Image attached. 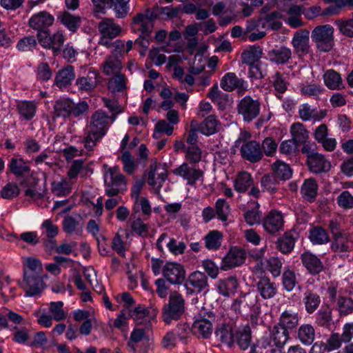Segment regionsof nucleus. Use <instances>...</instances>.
Segmentation results:
<instances>
[{
	"label": "nucleus",
	"mask_w": 353,
	"mask_h": 353,
	"mask_svg": "<svg viewBox=\"0 0 353 353\" xmlns=\"http://www.w3.org/2000/svg\"><path fill=\"white\" fill-rule=\"evenodd\" d=\"M59 19L72 32L77 30L81 21V17L72 15L67 11L63 12L59 17Z\"/></svg>",
	"instance_id": "nucleus-39"
},
{
	"label": "nucleus",
	"mask_w": 353,
	"mask_h": 353,
	"mask_svg": "<svg viewBox=\"0 0 353 353\" xmlns=\"http://www.w3.org/2000/svg\"><path fill=\"white\" fill-rule=\"evenodd\" d=\"M21 287L29 296L40 294L45 288L46 285L41 274L30 272L23 274V280Z\"/></svg>",
	"instance_id": "nucleus-8"
},
{
	"label": "nucleus",
	"mask_w": 353,
	"mask_h": 353,
	"mask_svg": "<svg viewBox=\"0 0 353 353\" xmlns=\"http://www.w3.org/2000/svg\"><path fill=\"white\" fill-rule=\"evenodd\" d=\"M307 163L310 170L316 174L328 172L331 168L330 162L319 153L310 156Z\"/></svg>",
	"instance_id": "nucleus-18"
},
{
	"label": "nucleus",
	"mask_w": 353,
	"mask_h": 353,
	"mask_svg": "<svg viewBox=\"0 0 353 353\" xmlns=\"http://www.w3.org/2000/svg\"><path fill=\"white\" fill-rule=\"evenodd\" d=\"M337 306L341 314H348L353 311V300L350 298L340 296L337 301Z\"/></svg>",
	"instance_id": "nucleus-62"
},
{
	"label": "nucleus",
	"mask_w": 353,
	"mask_h": 353,
	"mask_svg": "<svg viewBox=\"0 0 353 353\" xmlns=\"http://www.w3.org/2000/svg\"><path fill=\"white\" fill-rule=\"evenodd\" d=\"M215 316L212 312H208L202 308L195 316L192 325V332L194 334L203 339L208 338L213 331V323Z\"/></svg>",
	"instance_id": "nucleus-5"
},
{
	"label": "nucleus",
	"mask_w": 353,
	"mask_h": 353,
	"mask_svg": "<svg viewBox=\"0 0 353 353\" xmlns=\"http://www.w3.org/2000/svg\"><path fill=\"white\" fill-rule=\"evenodd\" d=\"M111 248L120 256H125L127 250L126 243L123 241L122 236L119 232L116 233L113 238Z\"/></svg>",
	"instance_id": "nucleus-61"
},
{
	"label": "nucleus",
	"mask_w": 353,
	"mask_h": 353,
	"mask_svg": "<svg viewBox=\"0 0 353 353\" xmlns=\"http://www.w3.org/2000/svg\"><path fill=\"white\" fill-rule=\"evenodd\" d=\"M219 121L213 115L208 117L202 123L199 124L200 132L205 135H211L216 132Z\"/></svg>",
	"instance_id": "nucleus-46"
},
{
	"label": "nucleus",
	"mask_w": 353,
	"mask_h": 353,
	"mask_svg": "<svg viewBox=\"0 0 353 353\" xmlns=\"http://www.w3.org/2000/svg\"><path fill=\"white\" fill-rule=\"evenodd\" d=\"M222 88L226 91H232L238 89L239 94H243L246 90L244 87V81L239 79L234 73H228L222 79Z\"/></svg>",
	"instance_id": "nucleus-24"
},
{
	"label": "nucleus",
	"mask_w": 353,
	"mask_h": 353,
	"mask_svg": "<svg viewBox=\"0 0 353 353\" xmlns=\"http://www.w3.org/2000/svg\"><path fill=\"white\" fill-rule=\"evenodd\" d=\"M245 253L242 249L232 248L222 259V270H227L239 266L244 263Z\"/></svg>",
	"instance_id": "nucleus-17"
},
{
	"label": "nucleus",
	"mask_w": 353,
	"mask_h": 353,
	"mask_svg": "<svg viewBox=\"0 0 353 353\" xmlns=\"http://www.w3.org/2000/svg\"><path fill=\"white\" fill-rule=\"evenodd\" d=\"M262 55V49L259 46H250L241 53L243 63L248 65L255 64Z\"/></svg>",
	"instance_id": "nucleus-31"
},
{
	"label": "nucleus",
	"mask_w": 353,
	"mask_h": 353,
	"mask_svg": "<svg viewBox=\"0 0 353 353\" xmlns=\"http://www.w3.org/2000/svg\"><path fill=\"white\" fill-rule=\"evenodd\" d=\"M78 219L72 216H66L63 221V230L67 234H72L73 232L78 233L82 231V228L80 226L79 221L81 219V216L78 215Z\"/></svg>",
	"instance_id": "nucleus-43"
},
{
	"label": "nucleus",
	"mask_w": 353,
	"mask_h": 353,
	"mask_svg": "<svg viewBox=\"0 0 353 353\" xmlns=\"http://www.w3.org/2000/svg\"><path fill=\"white\" fill-rule=\"evenodd\" d=\"M310 31L307 29H300L295 32L292 39V45L294 53L302 57L310 52Z\"/></svg>",
	"instance_id": "nucleus-11"
},
{
	"label": "nucleus",
	"mask_w": 353,
	"mask_h": 353,
	"mask_svg": "<svg viewBox=\"0 0 353 353\" xmlns=\"http://www.w3.org/2000/svg\"><path fill=\"white\" fill-rule=\"evenodd\" d=\"M130 0H113L112 7L116 12L117 18L123 19L125 17L129 11L128 6Z\"/></svg>",
	"instance_id": "nucleus-56"
},
{
	"label": "nucleus",
	"mask_w": 353,
	"mask_h": 353,
	"mask_svg": "<svg viewBox=\"0 0 353 353\" xmlns=\"http://www.w3.org/2000/svg\"><path fill=\"white\" fill-rule=\"evenodd\" d=\"M73 184L74 181L69 179L62 178L52 183L51 191L57 196H66L71 193Z\"/></svg>",
	"instance_id": "nucleus-25"
},
{
	"label": "nucleus",
	"mask_w": 353,
	"mask_h": 353,
	"mask_svg": "<svg viewBox=\"0 0 353 353\" xmlns=\"http://www.w3.org/2000/svg\"><path fill=\"white\" fill-rule=\"evenodd\" d=\"M110 117L103 110L96 111L91 117L90 125L87 127V135L84 138V147L90 151L96 143L105 134L109 125Z\"/></svg>",
	"instance_id": "nucleus-2"
},
{
	"label": "nucleus",
	"mask_w": 353,
	"mask_h": 353,
	"mask_svg": "<svg viewBox=\"0 0 353 353\" xmlns=\"http://www.w3.org/2000/svg\"><path fill=\"white\" fill-rule=\"evenodd\" d=\"M321 301L320 296L314 291L311 290L304 291L303 303L307 313H314L319 307Z\"/></svg>",
	"instance_id": "nucleus-27"
},
{
	"label": "nucleus",
	"mask_w": 353,
	"mask_h": 353,
	"mask_svg": "<svg viewBox=\"0 0 353 353\" xmlns=\"http://www.w3.org/2000/svg\"><path fill=\"white\" fill-rule=\"evenodd\" d=\"M157 168V163H152L150 165V170L148 172L147 183L154 189L156 193H159L162 185L160 181L155 178Z\"/></svg>",
	"instance_id": "nucleus-58"
},
{
	"label": "nucleus",
	"mask_w": 353,
	"mask_h": 353,
	"mask_svg": "<svg viewBox=\"0 0 353 353\" xmlns=\"http://www.w3.org/2000/svg\"><path fill=\"white\" fill-rule=\"evenodd\" d=\"M323 81L325 85L330 90H340L343 87L341 74L332 69L325 71Z\"/></svg>",
	"instance_id": "nucleus-30"
},
{
	"label": "nucleus",
	"mask_w": 353,
	"mask_h": 353,
	"mask_svg": "<svg viewBox=\"0 0 353 353\" xmlns=\"http://www.w3.org/2000/svg\"><path fill=\"white\" fill-rule=\"evenodd\" d=\"M221 233L216 230L210 231L204 238L205 248L208 250H217L219 248Z\"/></svg>",
	"instance_id": "nucleus-54"
},
{
	"label": "nucleus",
	"mask_w": 353,
	"mask_h": 353,
	"mask_svg": "<svg viewBox=\"0 0 353 353\" xmlns=\"http://www.w3.org/2000/svg\"><path fill=\"white\" fill-rule=\"evenodd\" d=\"M315 332L313 327L308 324L301 325L298 330L299 339L305 345H311L314 340Z\"/></svg>",
	"instance_id": "nucleus-42"
},
{
	"label": "nucleus",
	"mask_w": 353,
	"mask_h": 353,
	"mask_svg": "<svg viewBox=\"0 0 353 353\" xmlns=\"http://www.w3.org/2000/svg\"><path fill=\"white\" fill-rule=\"evenodd\" d=\"M75 78L74 67L68 65L60 70L55 76L54 84L59 88H66Z\"/></svg>",
	"instance_id": "nucleus-23"
},
{
	"label": "nucleus",
	"mask_w": 353,
	"mask_h": 353,
	"mask_svg": "<svg viewBox=\"0 0 353 353\" xmlns=\"http://www.w3.org/2000/svg\"><path fill=\"white\" fill-rule=\"evenodd\" d=\"M99 83V73L94 70H90L86 75L77 78L75 84L81 93H89L96 88Z\"/></svg>",
	"instance_id": "nucleus-13"
},
{
	"label": "nucleus",
	"mask_w": 353,
	"mask_h": 353,
	"mask_svg": "<svg viewBox=\"0 0 353 353\" xmlns=\"http://www.w3.org/2000/svg\"><path fill=\"white\" fill-rule=\"evenodd\" d=\"M283 218L281 212L271 210L263 219L264 229L270 234H274L283 230Z\"/></svg>",
	"instance_id": "nucleus-16"
},
{
	"label": "nucleus",
	"mask_w": 353,
	"mask_h": 353,
	"mask_svg": "<svg viewBox=\"0 0 353 353\" xmlns=\"http://www.w3.org/2000/svg\"><path fill=\"white\" fill-rule=\"evenodd\" d=\"M19 114L26 120L31 119L35 113L36 106L30 101H22L18 104Z\"/></svg>",
	"instance_id": "nucleus-51"
},
{
	"label": "nucleus",
	"mask_w": 353,
	"mask_h": 353,
	"mask_svg": "<svg viewBox=\"0 0 353 353\" xmlns=\"http://www.w3.org/2000/svg\"><path fill=\"white\" fill-rule=\"evenodd\" d=\"M54 17L48 12L43 11L34 14L29 20L28 24L30 28L38 31L49 32L48 28L52 25Z\"/></svg>",
	"instance_id": "nucleus-15"
},
{
	"label": "nucleus",
	"mask_w": 353,
	"mask_h": 353,
	"mask_svg": "<svg viewBox=\"0 0 353 353\" xmlns=\"http://www.w3.org/2000/svg\"><path fill=\"white\" fill-rule=\"evenodd\" d=\"M263 155L272 157L274 156L277 150V143L271 137L265 138L261 144Z\"/></svg>",
	"instance_id": "nucleus-60"
},
{
	"label": "nucleus",
	"mask_w": 353,
	"mask_h": 353,
	"mask_svg": "<svg viewBox=\"0 0 353 353\" xmlns=\"http://www.w3.org/2000/svg\"><path fill=\"white\" fill-rule=\"evenodd\" d=\"M294 243L295 240L294 237L288 233H285L284 235L279 237L276 242V248L284 254H289L292 251Z\"/></svg>",
	"instance_id": "nucleus-34"
},
{
	"label": "nucleus",
	"mask_w": 353,
	"mask_h": 353,
	"mask_svg": "<svg viewBox=\"0 0 353 353\" xmlns=\"http://www.w3.org/2000/svg\"><path fill=\"white\" fill-rule=\"evenodd\" d=\"M260 110V101L252 99L250 96L244 97L237 105L238 113L242 116L245 122H250L255 119L259 115Z\"/></svg>",
	"instance_id": "nucleus-7"
},
{
	"label": "nucleus",
	"mask_w": 353,
	"mask_h": 353,
	"mask_svg": "<svg viewBox=\"0 0 353 353\" xmlns=\"http://www.w3.org/2000/svg\"><path fill=\"white\" fill-rule=\"evenodd\" d=\"M282 265V262L278 257L272 256L266 261V269L274 277L281 274Z\"/></svg>",
	"instance_id": "nucleus-55"
},
{
	"label": "nucleus",
	"mask_w": 353,
	"mask_h": 353,
	"mask_svg": "<svg viewBox=\"0 0 353 353\" xmlns=\"http://www.w3.org/2000/svg\"><path fill=\"white\" fill-rule=\"evenodd\" d=\"M173 173L185 179L188 181V183L192 185L203 176V172L201 170L190 168L188 164L185 163L173 170Z\"/></svg>",
	"instance_id": "nucleus-19"
},
{
	"label": "nucleus",
	"mask_w": 353,
	"mask_h": 353,
	"mask_svg": "<svg viewBox=\"0 0 353 353\" xmlns=\"http://www.w3.org/2000/svg\"><path fill=\"white\" fill-rule=\"evenodd\" d=\"M310 239L316 244H323L330 240L326 231L321 227H316L310 230Z\"/></svg>",
	"instance_id": "nucleus-48"
},
{
	"label": "nucleus",
	"mask_w": 353,
	"mask_h": 353,
	"mask_svg": "<svg viewBox=\"0 0 353 353\" xmlns=\"http://www.w3.org/2000/svg\"><path fill=\"white\" fill-rule=\"evenodd\" d=\"M271 337L276 347H282L289 339V332L278 324L274 326Z\"/></svg>",
	"instance_id": "nucleus-33"
},
{
	"label": "nucleus",
	"mask_w": 353,
	"mask_h": 353,
	"mask_svg": "<svg viewBox=\"0 0 353 353\" xmlns=\"http://www.w3.org/2000/svg\"><path fill=\"white\" fill-rule=\"evenodd\" d=\"M241 309L247 311L248 309L253 310L254 314L260 312V307L258 304L257 296L254 294L248 293L239 299H235L231 305L230 310L234 314H231V320L234 321L236 318V314L241 312ZM235 323H224L222 326V343H224L228 347H231L234 345Z\"/></svg>",
	"instance_id": "nucleus-1"
},
{
	"label": "nucleus",
	"mask_w": 353,
	"mask_h": 353,
	"mask_svg": "<svg viewBox=\"0 0 353 353\" xmlns=\"http://www.w3.org/2000/svg\"><path fill=\"white\" fill-rule=\"evenodd\" d=\"M337 203L343 209L353 208V196L349 191L345 190L338 196Z\"/></svg>",
	"instance_id": "nucleus-64"
},
{
	"label": "nucleus",
	"mask_w": 353,
	"mask_h": 353,
	"mask_svg": "<svg viewBox=\"0 0 353 353\" xmlns=\"http://www.w3.org/2000/svg\"><path fill=\"white\" fill-rule=\"evenodd\" d=\"M37 39L43 47L52 49L54 55H57L61 52L65 41V37L61 32H57L52 36H50L49 32H41L37 33Z\"/></svg>",
	"instance_id": "nucleus-10"
},
{
	"label": "nucleus",
	"mask_w": 353,
	"mask_h": 353,
	"mask_svg": "<svg viewBox=\"0 0 353 353\" xmlns=\"http://www.w3.org/2000/svg\"><path fill=\"white\" fill-rule=\"evenodd\" d=\"M144 339L148 340L146 336L145 329L142 327L135 328L131 334L130 340L128 342V345L131 347L132 350L134 352L136 351V347L133 343H137L141 342Z\"/></svg>",
	"instance_id": "nucleus-59"
},
{
	"label": "nucleus",
	"mask_w": 353,
	"mask_h": 353,
	"mask_svg": "<svg viewBox=\"0 0 353 353\" xmlns=\"http://www.w3.org/2000/svg\"><path fill=\"white\" fill-rule=\"evenodd\" d=\"M118 170L117 167L110 168L108 169L106 174H110L111 180L108 183L112 186L116 187L123 191L125 190V177L122 174L118 173Z\"/></svg>",
	"instance_id": "nucleus-41"
},
{
	"label": "nucleus",
	"mask_w": 353,
	"mask_h": 353,
	"mask_svg": "<svg viewBox=\"0 0 353 353\" xmlns=\"http://www.w3.org/2000/svg\"><path fill=\"white\" fill-rule=\"evenodd\" d=\"M334 24L341 34L346 37H353V12L351 18L336 19Z\"/></svg>",
	"instance_id": "nucleus-40"
},
{
	"label": "nucleus",
	"mask_w": 353,
	"mask_h": 353,
	"mask_svg": "<svg viewBox=\"0 0 353 353\" xmlns=\"http://www.w3.org/2000/svg\"><path fill=\"white\" fill-rule=\"evenodd\" d=\"M185 312V300L177 291L171 292L168 303L163 306L162 318L166 324L179 320Z\"/></svg>",
	"instance_id": "nucleus-4"
},
{
	"label": "nucleus",
	"mask_w": 353,
	"mask_h": 353,
	"mask_svg": "<svg viewBox=\"0 0 353 353\" xmlns=\"http://www.w3.org/2000/svg\"><path fill=\"white\" fill-rule=\"evenodd\" d=\"M334 28L330 25L316 26L312 32V39L319 50L330 51L334 46Z\"/></svg>",
	"instance_id": "nucleus-6"
},
{
	"label": "nucleus",
	"mask_w": 353,
	"mask_h": 353,
	"mask_svg": "<svg viewBox=\"0 0 353 353\" xmlns=\"http://www.w3.org/2000/svg\"><path fill=\"white\" fill-rule=\"evenodd\" d=\"M273 174L277 179L285 181L289 179L292 174V172L290 166L280 161H276L272 165Z\"/></svg>",
	"instance_id": "nucleus-35"
},
{
	"label": "nucleus",
	"mask_w": 353,
	"mask_h": 353,
	"mask_svg": "<svg viewBox=\"0 0 353 353\" xmlns=\"http://www.w3.org/2000/svg\"><path fill=\"white\" fill-rule=\"evenodd\" d=\"M271 61L277 64H285L292 57V51L285 46L274 48L268 53Z\"/></svg>",
	"instance_id": "nucleus-28"
},
{
	"label": "nucleus",
	"mask_w": 353,
	"mask_h": 353,
	"mask_svg": "<svg viewBox=\"0 0 353 353\" xmlns=\"http://www.w3.org/2000/svg\"><path fill=\"white\" fill-rule=\"evenodd\" d=\"M332 249L334 252H345L349 248L347 237L345 233L333 236Z\"/></svg>",
	"instance_id": "nucleus-52"
},
{
	"label": "nucleus",
	"mask_w": 353,
	"mask_h": 353,
	"mask_svg": "<svg viewBox=\"0 0 353 353\" xmlns=\"http://www.w3.org/2000/svg\"><path fill=\"white\" fill-rule=\"evenodd\" d=\"M8 168L10 172L17 178L25 177L30 173V168L28 162L22 158H12L8 164Z\"/></svg>",
	"instance_id": "nucleus-22"
},
{
	"label": "nucleus",
	"mask_w": 353,
	"mask_h": 353,
	"mask_svg": "<svg viewBox=\"0 0 353 353\" xmlns=\"http://www.w3.org/2000/svg\"><path fill=\"white\" fill-rule=\"evenodd\" d=\"M24 266L23 274L30 272L41 274L43 270L40 261L34 257H27L25 259Z\"/></svg>",
	"instance_id": "nucleus-53"
},
{
	"label": "nucleus",
	"mask_w": 353,
	"mask_h": 353,
	"mask_svg": "<svg viewBox=\"0 0 353 353\" xmlns=\"http://www.w3.org/2000/svg\"><path fill=\"white\" fill-rule=\"evenodd\" d=\"M256 285L260 294L265 299L272 298L276 293L275 283L271 282L268 276H262Z\"/></svg>",
	"instance_id": "nucleus-26"
},
{
	"label": "nucleus",
	"mask_w": 353,
	"mask_h": 353,
	"mask_svg": "<svg viewBox=\"0 0 353 353\" xmlns=\"http://www.w3.org/2000/svg\"><path fill=\"white\" fill-rule=\"evenodd\" d=\"M131 229L138 236L145 238L148 236L150 225L145 223L141 218H137L132 222Z\"/></svg>",
	"instance_id": "nucleus-49"
},
{
	"label": "nucleus",
	"mask_w": 353,
	"mask_h": 353,
	"mask_svg": "<svg viewBox=\"0 0 353 353\" xmlns=\"http://www.w3.org/2000/svg\"><path fill=\"white\" fill-rule=\"evenodd\" d=\"M236 341L241 350H246L251 343V330L248 326L236 332Z\"/></svg>",
	"instance_id": "nucleus-45"
},
{
	"label": "nucleus",
	"mask_w": 353,
	"mask_h": 353,
	"mask_svg": "<svg viewBox=\"0 0 353 353\" xmlns=\"http://www.w3.org/2000/svg\"><path fill=\"white\" fill-rule=\"evenodd\" d=\"M88 108L89 105L85 101L74 103L70 99H60L54 105V116L64 119L70 116L78 117L87 113Z\"/></svg>",
	"instance_id": "nucleus-3"
},
{
	"label": "nucleus",
	"mask_w": 353,
	"mask_h": 353,
	"mask_svg": "<svg viewBox=\"0 0 353 353\" xmlns=\"http://www.w3.org/2000/svg\"><path fill=\"white\" fill-rule=\"evenodd\" d=\"M250 353H285L281 347L274 348L267 339H261L255 344L251 350Z\"/></svg>",
	"instance_id": "nucleus-38"
},
{
	"label": "nucleus",
	"mask_w": 353,
	"mask_h": 353,
	"mask_svg": "<svg viewBox=\"0 0 353 353\" xmlns=\"http://www.w3.org/2000/svg\"><path fill=\"white\" fill-rule=\"evenodd\" d=\"M259 204L254 203V207L245 212L244 219L248 224L253 225L261 222L262 213L259 211Z\"/></svg>",
	"instance_id": "nucleus-50"
},
{
	"label": "nucleus",
	"mask_w": 353,
	"mask_h": 353,
	"mask_svg": "<svg viewBox=\"0 0 353 353\" xmlns=\"http://www.w3.org/2000/svg\"><path fill=\"white\" fill-rule=\"evenodd\" d=\"M252 184L251 174L247 172L239 173L234 181L235 190L239 192H245Z\"/></svg>",
	"instance_id": "nucleus-37"
},
{
	"label": "nucleus",
	"mask_w": 353,
	"mask_h": 353,
	"mask_svg": "<svg viewBox=\"0 0 353 353\" xmlns=\"http://www.w3.org/2000/svg\"><path fill=\"white\" fill-rule=\"evenodd\" d=\"M290 132L292 140L298 145L305 143L309 138L307 130L301 123H295L291 126Z\"/></svg>",
	"instance_id": "nucleus-32"
},
{
	"label": "nucleus",
	"mask_w": 353,
	"mask_h": 353,
	"mask_svg": "<svg viewBox=\"0 0 353 353\" xmlns=\"http://www.w3.org/2000/svg\"><path fill=\"white\" fill-rule=\"evenodd\" d=\"M332 320V310L327 305H323L316 314V322L320 325H325Z\"/></svg>",
	"instance_id": "nucleus-57"
},
{
	"label": "nucleus",
	"mask_w": 353,
	"mask_h": 353,
	"mask_svg": "<svg viewBox=\"0 0 353 353\" xmlns=\"http://www.w3.org/2000/svg\"><path fill=\"white\" fill-rule=\"evenodd\" d=\"M162 274L171 284H181L185 279V270L178 263L167 262L163 267Z\"/></svg>",
	"instance_id": "nucleus-9"
},
{
	"label": "nucleus",
	"mask_w": 353,
	"mask_h": 353,
	"mask_svg": "<svg viewBox=\"0 0 353 353\" xmlns=\"http://www.w3.org/2000/svg\"><path fill=\"white\" fill-rule=\"evenodd\" d=\"M185 285L189 294L200 292L208 285V277L203 272L195 271L189 275Z\"/></svg>",
	"instance_id": "nucleus-14"
},
{
	"label": "nucleus",
	"mask_w": 353,
	"mask_h": 353,
	"mask_svg": "<svg viewBox=\"0 0 353 353\" xmlns=\"http://www.w3.org/2000/svg\"><path fill=\"white\" fill-rule=\"evenodd\" d=\"M240 152L244 159L252 163L260 161L263 157L261 144L255 140L243 142Z\"/></svg>",
	"instance_id": "nucleus-12"
},
{
	"label": "nucleus",
	"mask_w": 353,
	"mask_h": 353,
	"mask_svg": "<svg viewBox=\"0 0 353 353\" xmlns=\"http://www.w3.org/2000/svg\"><path fill=\"white\" fill-rule=\"evenodd\" d=\"M122 64L119 57L110 55L103 64V72L106 75L120 74Z\"/></svg>",
	"instance_id": "nucleus-36"
},
{
	"label": "nucleus",
	"mask_w": 353,
	"mask_h": 353,
	"mask_svg": "<svg viewBox=\"0 0 353 353\" xmlns=\"http://www.w3.org/2000/svg\"><path fill=\"white\" fill-rule=\"evenodd\" d=\"M301 259L305 268L312 274H317L323 269V265L321 260L316 256L309 252L303 253L301 256Z\"/></svg>",
	"instance_id": "nucleus-20"
},
{
	"label": "nucleus",
	"mask_w": 353,
	"mask_h": 353,
	"mask_svg": "<svg viewBox=\"0 0 353 353\" xmlns=\"http://www.w3.org/2000/svg\"><path fill=\"white\" fill-rule=\"evenodd\" d=\"M126 78L120 73L115 74L108 82V89L113 92H121L126 89Z\"/></svg>",
	"instance_id": "nucleus-44"
},
{
	"label": "nucleus",
	"mask_w": 353,
	"mask_h": 353,
	"mask_svg": "<svg viewBox=\"0 0 353 353\" xmlns=\"http://www.w3.org/2000/svg\"><path fill=\"white\" fill-rule=\"evenodd\" d=\"M98 30L106 38H115L120 34L121 28L112 19L105 18L99 23Z\"/></svg>",
	"instance_id": "nucleus-21"
},
{
	"label": "nucleus",
	"mask_w": 353,
	"mask_h": 353,
	"mask_svg": "<svg viewBox=\"0 0 353 353\" xmlns=\"http://www.w3.org/2000/svg\"><path fill=\"white\" fill-rule=\"evenodd\" d=\"M317 183L312 178L305 179L301 188V193L303 199L310 203L314 201L317 196Z\"/></svg>",
	"instance_id": "nucleus-29"
},
{
	"label": "nucleus",
	"mask_w": 353,
	"mask_h": 353,
	"mask_svg": "<svg viewBox=\"0 0 353 353\" xmlns=\"http://www.w3.org/2000/svg\"><path fill=\"white\" fill-rule=\"evenodd\" d=\"M299 322L298 314L296 313H291L288 311H285L281 316L279 325L283 326L287 330L288 329H293Z\"/></svg>",
	"instance_id": "nucleus-47"
},
{
	"label": "nucleus",
	"mask_w": 353,
	"mask_h": 353,
	"mask_svg": "<svg viewBox=\"0 0 353 353\" xmlns=\"http://www.w3.org/2000/svg\"><path fill=\"white\" fill-rule=\"evenodd\" d=\"M83 160L74 161L72 163V165H70L69 170L67 172L68 178L72 181L75 180L77 177V175L83 172Z\"/></svg>",
	"instance_id": "nucleus-63"
}]
</instances>
